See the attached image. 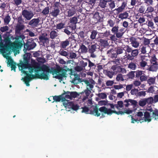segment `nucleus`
<instances>
[{
    "instance_id": "f257e3e1",
    "label": "nucleus",
    "mask_w": 158,
    "mask_h": 158,
    "mask_svg": "<svg viewBox=\"0 0 158 158\" xmlns=\"http://www.w3.org/2000/svg\"><path fill=\"white\" fill-rule=\"evenodd\" d=\"M37 68L38 69L35 70V72L37 73L34 75L35 78L46 80L49 79L48 75L50 73V70L48 67L44 64L41 66H38Z\"/></svg>"
},
{
    "instance_id": "39448f33",
    "label": "nucleus",
    "mask_w": 158,
    "mask_h": 158,
    "mask_svg": "<svg viewBox=\"0 0 158 158\" xmlns=\"http://www.w3.org/2000/svg\"><path fill=\"white\" fill-rule=\"evenodd\" d=\"M119 27L118 25H116L111 29V31L113 33L115 34L116 37L118 39H121L124 33L126 31V30L125 28L121 27L119 29Z\"/></svg>"
},
{
    "instance_id": "8fccbe9b",
    "label": "nucleus",
    "mask_w": 158,
    "mask_h": 158,
    "mask_svg": "<svg viewBox=\"0 0 158 158\" xmlns=\"http://www.w3.org/2000/svg\"><path fill=\"white\" fill-rule=\"evenodd\" d=\"M91 35L90 36V38L93 40L95 39L96 35L97 34V32L96 31L93 30L91 32Z\"/></svg>"
},
{
    "instance_id": "c03bdc74",
    "label": "nucleus",
    "mask_w": 158,
    "mask_h": 158,
    "mask_svg": "<svg viewBox=\"0 0 158 158\" xmlns=\"http://www.w3.org/2000/svg\"><path fill=\"white\" fill-rule=\"evenodd\" d=\"M145 11L146 13H151L154 11V8L150 5H148Z\"/></svg>"
},
{
    "instance_id": "9d476101",
    "label": "nucleus",
    "mask_w": 158,
    "mask_h": 158,
    "mask_svg": "<svg viewBox=\"0 0 158 158\" xmlns=\"http://www.w3.org/2000/svg\"><path fill=\"white\" fill-rule=\"evenodd\" d=\"M69 20V27L73 30L75 29L76 28V24L78 21L77 17L74 16L71 18Z\"/></svg>"
},
{
    "instance_id": "338daca9",
    "label": "nucleus",
    "mask_w": 158,
    "mask_h": 158,
    "mask_svg": "<svg viewBox=\"0 0 158 158\" xmlns=\"http://www.w3.org/2000/svg\"><path fill=\"white\" fill-rule=\"evenodd\" d=\"M139 79L141 81H146L147 80V77L143 73L139 77Z\"/></svg>"
},
{
    "instance_id": "680f3d73",
    "label": "nucleus",
    "mask_w": 158,
    "mask_h": 158,
    "mask_svg": "<svg viewBox=\"0 0 158 158\" xmlns=\"http://www.w3.org/2000/svg\"><path fill=\"white\" fill-rule=\"evenodd\" d=\"M37 67H35L34 66H31L30 65L28 69L29 70V72L30 73H33V70H35V69H38L37 68Z\"/></svg>"
},
{
    "instance_id": "7ed1b4c3",
    "label": "nucleus",
    "mask_w": 158,
    "mask_h": 158,
    "mask_svg": "<svg viewBox=\"0 0 158 158\" xmlns=\"http://www.w3.org/2000/svg\"><path fill=\"white\" fill-rule=\"evenodd\" d=\"M139 53L138 49H132L131 47L128 45L126 58L129 60H132L134 59L135 57L137 56Z\"/></svg>"
},
{
    "instance_id": "a19ab883",
    "label": "nucleus",
    "mask_w": 158,
    "mask_h": 158,
    "mask_svg": "<svg viewBox=\"0 0 158 158\" xmlns=\"http://www.w3.org/2000/svg\"><path fill=\"white\" fill-rule=\"evenodd\" d=\"M116 80L117 81H123L124 80V76L121 73H118L117 75Z\"/></svg>"
},
{
    "instance_id": "aec40b11",
    "label": "nucleus",
    "mask_w": 158,
    "mask_h": 158,
    "mask_svg": "<svg viewBox=\"0 0 158 158\" xmlns=\"http://www.w3.org/2000/svg\"><path fill=\"white\" fill-rule=\"evenodd\" d=\"M107 53L108 54L109 57L112 58L113 59L114 58L115 59L117 56V54L116 53V51L113 49H111L108 50L107 51Z\"/></svg>"
},
{
    "instance_id": "0e129e2a",
    "label": "nucleus",
    "mask_w": 158,
    "mask_h": 158,
    "mask_svg": "<svg viewBox=\"0 0 158 158\" xmlns=\"http://www.w3.org/2000/svg\"><path fill=\"white\" fill-rule=\"evenodd\" d=\"M146 46H143V45L140 46V48L142 53L145 54L146 53Z\"/></svg>"
},
{
    "instance_id": "2eb2a0df",
    "label": "nucleus",
    "mask_w": 158,
    "mask_h": 158,
    "mask_svg": "<svg viewBox=\"0 0 158 158\" xmlns=\"http://www.w3.org/2000/svg\"><path fill=\"white\" fill-rule=\"evenodd\" d=\"M53 99L54 101L52 102H54V101L56 102H60V101L62 102H64L66 100L65 97V94H63L59 96L55 95L53 96Z\"/></svg>"
},
{
    "instance_id": "f03ea898",
    "label": "nucleus",
    "mask_w": 158,
    "mask_h": 158,
    "mask_svg": "<svg viewBox=\"0 0 158 158\" xmlns=\"http://www.w3.org/2000/svg\"><path fill=\"white\" fill-rule=\"evenodd\" d=\"M89 105L91 106L90 109H89L88 107L86 106L81 107L82 109V112L85 113L86 114H90L97 117L100 116V114L98 112V111L99 109H98L96 106H92V105Z\"/></svg>"
},
{
    "instance_id": "37998d69",
    "label": "nucleus",
    "mask_w": 158,
    "mask_h": 158,
    "mask_svg": "<svg viewBox=\"0 0 158 158\" xmlns=\"http://www.w3.org/2000/svg\"><path fill=\"white\" fill-rule=\"evenodd\" d=\"M123 101H118L117 102V104L115 105V107L117 109L119 108H122L123 107Z\"/></svg>"
},
{
    "instance_id": "a211bd4d",
    "label": "nucleus",
    "mask_w": 158,
    "mask_h": 158,
    "mask_svg": "<svg viewBox=\"0 0 158 158\" xmlns=\"http://www.w3.org/2000/svg\"><path fill=\"white\" fill-rule=\"evenodd\" d=\"M40 22V20L39 18H34L29 22L28 24L32 27H36L39 25Z\"/></svg>"
},
{
    "instance_id": "a878e982",
    "label": "nucleus",
    "mask_w": 158,
    "mask_h": 158,
    "mask_svg": "<svg viewBox=\"0 0 158 158\" xmlns=\"http://www.w3.org/2000/svg\"><path fill=\"white\" fill-rule=\"evenodd\" d=\"M111 69L114 72V74H116L118 72H120V71H121V68L116 65L112 66Z\"/></svg>"
},
{
    "instance_id": "bb28decb",
    "label": "nucleus",
    "mask_w": 158,
    "mask_h": 158,
    "mask_svg": "<svg viewBox=\"0 0 158 158\" xmlns=\"http://www.w3.org/2000/svg\"><path fill=\"white\" fill-rule=\"evenodd\" d=\"M88 62V67L89 68L90 70L93 71V70H95L96 67V66L95 64L89 60L88 59H85Z\"/></svg>"
},
{
    "instance_id": "f8f14e48",
    "label": "nucleus",
    "mask_w": 158,
    "mask_h": 158,
    "mask_svg": "<svg viewBox=\"0 0 158 158\" xmlns=\"http://www.w3.org/2000/svg\"><path fill=\"white\" fill-rule=\"evenodd\" d=\"M128 45H123L121 47H118L116 48V50L115 51L117 55L121 54L123 53V51L125 52V54L126 56L127 54V49Z\"/></svg>"
},
{
    "instance_id": "c9c22d12",
    "label": "nucleus",
    "mask_w": 158,
    "mask_h": 158,
    "mask_svg": "<svg viewBox=\"0 0 158 158\" xmlns=\"http://www.w3.org/2000/svg\"><path fill=\"white\" fill-rule=\"evenodd\" d=\"M23 3V0H13V3L15 6L19 7Z\"/></svg>"
},
{
    "instance_id": "dca6fc26",
    "label": "nucleus",
    "mask_w": 158,
    "mask_h": 158,
    "mask_svg": "<svg viewBox=\"0 0 158 158\" xmlns=\"http://www.w3.org/2000/svg\"><path fill=\"white\" fill-rule=\"evenodd\" d=\"M140 119L142 121L140 122L141 123L144 122H149L152 120L149 113L147 111L144 113V117L143 118H141Z\"/></svg>"
},
{
    "instance_id": "5701e85b",
    "label": "nucleus",
    "mask_w": 158,
    "mask_h": 158,
    "mask_svg": "<svg viewBox=\"0 0 158 158\" xmlns=\"http://www.w3.org/2000/svg\"><path fill=\"white\" fill-rule=\"evenodd\" d=\"M70 37L64 41H62L60 43V47L61 48L65 49L69 46L70 44Z\"/></svg>"
},
{
    "instance_id": "20e7f679",
    "label": "nucleus",
    "mask_w": 158,
    "mask_h": 158,
    "mask_svg": "<svg viewBox=\"0 0 158 158\" xmlns=\"http://www.w3.org/2000/svg\"><path fill=\"white\" fill-rule=\"evenodd\" d=\"M5 44H1V47L2 48V51L3 53L7 52L9 53L11 51V46L13 43H12L10 38L9 37H7L4 39Z\"/></svg>"
},
{
    "instance_id": "f3484780",
    "label": "nucleus",
    "mask_w": 158,
    "mask_h": 158,
    "mask_svg": "<svg viewBox=\"0 0 158 158\" xmlns=\"http://www.w3.org/2000/svg\"><path fill=\"white\" fill-rule=\"evenodd\" d=\"M129 40L132 47L136 48L139 46V43L135 38L132 36L130 37Z\"/></svg>"
},
{
    "instance_id": "4c0bfd02",
    "label": "nucleus",
    "mask_w": 158,
    "mask_h": 158,
    "mask_svg": "<svg viewBox=\"0 0 158 158\" xmlns=\"http://www.w3.org/2000/svg\"><path fill=\"white\" fill-rule=\"evenodd\" d=\"M58 33L56 31H52L50 33V38L52 39H54L58 36Z\"/></svg>"
},
{
    "instance_id": "b1692460",
    "label": "nucleus",
    "mask_w": 158,
    "mask_h": 158,
    "mask_svg": "<svg viewBox=\"0 0 158 158\" xmlns=\"http://www.w3.org/2000/svg\"><path fill=\"white\" fill-rule=\"evenodd\" d=\"M107 3L106 0H99L98 6L102 8H105L107 7Z\"/></svg>"
},
{
    "instance_id": "c756f323",
    "label": "nucleus",
    "mask_w": 158,
    "mask_h": 158,
    "mask_svg": "<svg viewBox=\"0 0 158 158\" xmlns=\"http://www.w3.org/2000/svg\"><path fill=\"white\" fill-rule=\"evenodd\" d=\"M106 75L107 76L110 78H111L113 76L114 74V72L113 71V70H106L104 72Z\"/></svg>"
},
{
    "instance_id": "9b49d317",
    "label": "nucleus",
    "mask_w": 158,
    "mask_h": 158,
    "mask_svg": "<svg viewBox=\"0 0 158 158\" xmlns=\"http://www.w3.org/2000/svg\"><path fill=\"white\" fill-rule=\"evenodd\" d=\"M24 42L23 39H22L21 41L18 40L13 43L11 46V49L12 50L15 51L17 49L20 48L23 45L22 43Z\"/></svg>"
},
{
    "instance_id": "bf43d9fd",
    "label": "nucleus",
    "mask_w": 158,
    "mask_h": 158,
    "mask_svg": "<svg viewBox=\"0 0 158 158\" xmlns=\"http://www.w3.org/2000/svg\"><path fill=\"white\" fill-rule=\"evenodd\" d=\"M135 71H131L128 73L127 76L129 78L132 79L135 77Z\"/></svg>"
},
{
    "instance_id": "2f4dec72",
    "label": "nucleus",
    "mask_w": 158,
    "mask_h": 158,
    "mask_svg": "<svg viewBox=\"0 0 158 158\" xmlns=\"http://www.w3.org/2000/svg\"><path fill=\"white\" fill-rule=\"evenodd\" d=\"M128 16V13L127 11H125L123 13L120 14L118 16V17L119 19H123L127 18Z\"/></svg>"
},
{
    "instance_id": "09e8293b",
    "label": "nucleus",
    "mask_w": 158,
    "mask_h": 158,
    "mask_svg": "<svg viewBox=\"0 0 158 158\" xmlns=\"http://www.w3.org/2000/svg\"><path fill=\"white\" fill-rule=\"evenodd\" d=\"M141 90V89H139V90L138 89L134 88L131 90V93L132 95L137 96L138 91H139V90Z\"/></svg>"
},
{
    "instance_id": "69168bd1",
    "label": "nucleus",
    "mask_w": 158,
    "mask_h": 158,
    "mask_svg": "<svg viewBox=\"0 0 158 158\" xmlns=\"http://www.w3.org/2000/svg\"><path fill=\"white\" fill-rule=\"evenodd\" d=\"M150 44V40L149 39H147L146 38H145L144 39V40L143 42V46H148V47L149 44Z\"/></svg>"
},
{
    "instance_id": "412c9836",
    "label": "nucleus",
    "mask_w": 158,
    "mask_h": 158,
    "mask_svg": "<svg viewBox=\"0 0 158 158\" xmlns=\"http://www.w3.org/2000/svg\"><path fill=\"white\" fill-rule=\"evenodd\" d=\"M60 10L59 8H53L52 11L50 12V14L52 16L56 17L60 14Z\"/></svg>"
},
{
    "instance_id": "3c124183",
    "label": "nucleus",
    "mask_w": 158,
    "mask_h": 158,
    "mask_svg": "<svg viewBox=\"0 0 158 158\" xmlns=\"http://www.w3.org/2000/svg\"><path fill=\"white\" fill-rule=\"evenodd\" d=\"M49 7L48 6L46 7L43 10L41 13L43 15H46L49 13Z\"/></svg>"
},
{
    "instance_id": "4be33fe9",
    "label": "nucleus",
    "mask_w": 158,
    "mask_h": 158,
    "mask_svg": "<svg viewBox=\"0 0 158 158\" xmlns=\"http://www.w3.org/2000/svg\"><path fill=\"white\" fill-rule=\"evenodd\" d=\"M40 42L43 44L44 45L45 44L48 45L49 44V40L48 38L45 36H41L39 37Z\"/></svg>"
},
{
    "instance_id": "864d4df0",
    "label": "nucleus",
    "mask_w": 158,
    "mask_h": 158,
    "mask_svg": "<svg viewBox=\"0 0 158 158\" xmlns=\"http://www.w3.org/2000/svg\"><path fill=\"white\" fill-rule=\"evenodd\" d=\"M59 53L61 55L65 56H68L69 54L68 52L63 49H60L59 51Z\"/></svg>"
},
{
    "instance_id": "72a5a7b5",
    "label": "nucleus",
    "mask_w": 158,
    "mask_h": 158,
    "mask_svg": "<svg viewBox=\"0 0 158 158\" xmlns=\"http://www.w3.org/2000/svg\"><path fill=\"white\" fill-rule=\"evenodd\" d=\"M76 13L75 9L73 7L68 10V16L69 17H72L73 15Z\"/></svg>"
},
{
    "instance_id": "58836bf2",
    "label": "nucleus",
    "mask_w": 158,
    "mask_h": 158,
    "mask_svg": "<svg viewBox=\"0 0 158 158\" xmlns=\"http://www.w3.org/2000/svg\"><path fill=\"white\" fill-rule=\"evenodd\" d=\"M151 114L152 115V117L154 118L155 120H156L157 117H158V110L156 109H154V111Z\"/></svg>"
},
{
    "instance_id": "774afa93",
    "label": "nucleus",
    "mask_w": 158,
    "mask_h": 158,
    "mask_svg": "<svg viewBox=\"0 0 158 158\" xmlns=\"http://www.w3.org/2000/svg\"><path fill=\"white\" fill-rule=\"evenodd\" d=\"M108 24L109 25V26L111 27H113L114 26L115 22L111 19H109L107 21Z\"/></svg>"
},
{
    "instance_id": "ea45409f",
    "label": "nucleus",
    "mask_w": 158,
    "mask_h": 158,
    "mask_svg": "<svg viewBox=\"0 0 158 158\" xmlns=\"http://www.w3.org/2000/svg\"><path fill=\"white\" fill-rule=\"evenodd\" d=\"M100 42L101 45L104 47H107L109 45L107 40L101 39Z\"/></svg>"
},
{
    "instance_id": "c85d7f7f",
    "label": "nucleus",
    "mask_w": 158,
    "mask_h": 158,
    "mask_svg": "<svg viewBox=\"0 0 158 158\" xmlns=\"http://www.w3.org/2000/svg\"><path fill=\"white\" fill-rule=\"evenodd\" d=\"M66 73L65 72H63L61 74H59L55 76L54 77L56 79H60L61 81L63 80V78L66 77Z\"/></svg>"
},
{
    "instance_id": "5fc2aeb1",
    "label": "nucleus",
    "mask_w": 158,
    "mask_h": 158,
    "mask_svg": "<svg viewBox=\"0 0 158 158\" xmlns=\"http://www.w3.org/2000/svg\"><path fill=\"white\" fill-rule=\"evenodd\" d=\"M79 65L81 66L84 69H85V67L87 65V62H85L84 61L82 60L80 61Z\"/></svg>"
},
{
    "instance_id": "603ef678",
    "label": "nucleus",
    "mask_w": 158,
    "mask_h": 158,
    "mask_svg": "<svg viewBox=\"0 0 158 158\" xmlns=\"http://www.w3.org/2000/svg\"><path fill=\"white\" fill-rule=\"evenodd\" d=\"M147 102V100H145V99L140 100L139 102V104L141 106H145Z\"/></svg>"
},
{
    "instance_id": "6ab92c4d",
    "label": "nucleus",
    "mask_w": 158,
    "mask_h": 158,
    "mask_svg": "<svg viewBox=\"0 0 158 158\" xmlns=\"http://www.w3.org/2000/svg\"><path fill=\"white\" fill-rule=\"evenodd\" d=\"M93 23L94 24L97 23L100 21L101 17L100 16L99 12H96L94 14L93 17Z\"/></svg>"
},
{
    "instance_id": "473e14b6",
    "label": "nucleus",
    "mask_w": 158,
    "mask_h": 158,
    "mask_svg": "<svg viewBox=\"0 0 158 158\" xmlns=\"http://www.w3.org/2000/svg\"><path fill=\"white\" fill-rule=\"evenodd\" d=\"M8 64L10 66H11V70H13L15 72L16 67L15 63L11 59L10 60H8Z\"/></svg>"
},
{
    "instance_id": "13d9d810",
    "label": "nucleus",
    "mask_w": 158,
    "mask_h": 158,
    "mask_svg": "<svg viewBox=\"0 0 158 158\" xmlns=\"http://www.w3.org/2000/svg\"><path fill=\"white\" fill-rule=\"evenodd\" d=\"M65 23H60L57 24L56 25V28L57 29H61L64 27Z\"/></svg>"
},
{
    "instance_id": "052dcab7",
    "label": "nucleus",
    "mask_w": 158,
    "mask_h": 158,
    "mask_svg": "<svg viewBox=\"0 0 158 158\" xmlns=\"http://www.w3.org/2000/svg\"><path fill=\"white\" fill-rule=\"evenodd\" d=\"M74 77L73 79L71 81V82L74 84H77L78 83L77 82H76V80H77L78 77V75L77 74H74Z\"/></svg>"
},
{
    "instance_id": "a18cd8bd",
    "label": "nucleus",
    "mask_w": 158,
    "mask_h": 158,
    "mask_svg": "<svg viewBox=\"0 0 158 158\" xmlns=\"http://www.w3.org/2000/svg\"><path fill=\"white\" fill-rule=\"evenodd\" d=\"M136 67V64L133 62H131L128 64V68L130 69L131 70H135Z\"/></svg>"
},
{
    "instance_id": "ddd939ff",
    "label": "nucleus",
    "mask_w": 158,
    "mask_h": 158,
    "mask_svg": "<svg viewBox=\"0 0 158 158\" xmlns=\"http://www.w3.org/2000/svg\"><path fill=\"white\" fill-rule=\"evenodd\" d=\"M64 94H65L66 98L70 99H72L73 98H75L79 95L76 92L67 91Z\"/></svg>"
},
{
    "instance_id": "e433bc0d",
    "label": "nucleus",
    "mask_w": 158,
    "mask_h": 158,
    "mask_svg": "<svg viewBox=\"0 0 158 158\" xmlns=\"http://www.w3.org/2000/svg\"><path fill=\"white\" fill-rule=\"evenodd\" d=\"M155 77H151L147 79L148 83L150 85H153L155 84Z\"/></svg>"
},
{
    "instance_id": "6e6552de",
    "label": "nucleus",
    "mask_w": 158,
    "mask_h": 158,
    "mask_svg": "<svg viewBox=\"0 0 158 158\" xmlns=\"http://www.w3.org/2000/svg\"><path fill=\"white\" fill-rule=\"evenodd\" d=\"M36 44L33 40L30 39L28 40L26 44H24L23 51L25 52L27 50H29L34 48Z\"/></svg>"
},
{
    "instance_id": "cd10ccee",
    "label": "nucleus",
    "mask_w": 158,
    "mask_h": 158,
    "mask_svg": "<svg viewBox=\"0 0 158 158\" xmlns=\"http://www.w3.org/2000/svg\"><path fill=\"white\" fill-rule=\"evenodd\" d=\"M88 52L89 53H94L97 49L96 45L94 44L89 46Z\"/></svg>"
},
{
    "instance_id": "4468645a",
    "label": "nucleus",
    "mask_w": 158,
    "mask_h": 158,
    "mask_svg": "<svg viewBox=\"0 0 158 158\" xmlns=\"http://www.w3.org/2000/svg\"><path fill=\"white\" fill-rule=\"evenodd\" d=\"M63 105L65 107L68 106L69 108H71L72 109L77 110L78 109L79 106L76 104H74L73 102H69L68 103H63Z\"/></svg>"
},
{
    "instance_id": "4d7b16f0",
    "label": "nucleus",
    "mask_w": 158,
    "mask_h": 158,
    "mask_svg": "<svg viewBox=\"0 0 158 158\" xmlns=\"http://www.w3.org/2000/svg\"><path fill=\"white\" fill-rule=\"evenodd\" d=\"M128 100L130 104L131 103V105H133L134 106H137V102L136 101L130 99H128Z\"/></svg>"
},
{
    "instance_id": "393cba45",
    "label": "nucleus",
    "mask_w": 158,
    "mask_h": 158,
    "mask_svg": "<svg viewBox=\"0 0 158 158\" xmlns=\"http://www.w3.org/2000/svg\"><path fill=\"white\" fill-rule=\"evenodd\" d=\"M93 82H94L93 80L90 81V82L87 80H85V83L87 87H88L89 89L90 90H92V89L94 88V85H92Z\"/></svg>"
},
{
    "instance_id": "7c9ffc66",
    "label": "nucleus",
    "mask_w": 158,
    "mask_h": 158,
    "mask_svg": "<svg viewBox=\"0 0 158 158\" xmlns=\"http://www.w3.org/2000/svg\"><path fill=\"white\" fill-rule=\"evenodd\" d=\"M158 60L157 59L156 55L153 54L151 57L150 62L151 64H158Z\"/></svg>"
},
{
    "instance_id": "e2e57ef3",
    "label": "nucleus",
    "mask_w": 158,
    "mask_h": 158,
    "mask_svg": "<svg viewBox=\"0 0 158 158\" xmlns=\"http://www.w3.org/2000/svg\"><path fill=\"white\" fill-rule=\"evenodd\" d=\"M10 20V18L9 15H8L6 16L4 19V23L6 24H8Z\"/></svg>"
},
{
    "instance_id": "de8ad7c7",
    "label": "nucleus",
    "mask_w": 158,
    "mask_h": 158,
    "mask_svg": "<svg viewBox=\"0 0 158 158\" xmlns=\"http://www.w3.org/2000/svg\"><path fill=\"white\" fill-rule=\"evenodd\" d=\"M139 65L140 67L143 69H144V67L147 65V63L145 61L142 60L140 62Z\"/></svg>"
},
{
    "instance_id": "1a4fd4ad",
    "label": "nucleus",
    "mask_w": 158,
    "mask_h": 158,
    "mask_svg": "<svg viewBox=\"0 0 158 158\" xmlns=\"http://www.w3.org/2000/svg\"><path fill=\"white\" fill-rule=\"evenodd\" d=\"M22 15L24 18L28 20H30L34 15L32 11L25 9L23 10V9L22 10Z\"/></svg>"
},
{
    "instance_id": "6e6d98bb",
    "label": "nucleus",
    "mask_w": 158,
    "mask_h": 158,
    "mask_svg": "<svg viewBox=\"0 0 158 158\" xmlns=\"http://www.w3.org/2000/svg\"><path fill=\"white\" fill-rule=\"evenodd\" d=\"M115 1L113 0L108 3L109 8L111 9L114 8L115 6Z\"/></svg>"
},
{
    "instance_id": "423d86ee",
    "label": "nucleus",
    "mask_w": 158,
    "mask_h": 158,
    "mask_svg": "<svg viewBox=\"0 0 158 158\" xmlns=\"http://www.w3.org/2000/svg\"><path fill=\"white\" fill-rule=\"evenodd\" d=\"M99 110L101 113H103L105 114H106L110 115L114 113L118 115L124 114L123 111H116L115 110H112L111 109H108L104 106L100 107L99 109Z\"/></svg>"
},
{
    "instance_id": "49530a36",
    "label": "nucleus",
    "mask_w": 158,
    "mask_h": 158,
    "mask_svg": "<svg viewBox=\"0 0 158 158\" xmlns=\"http://www.w3.org/2000/svg\"><path fill=\"white\" fill-rule=\"evenodd\" d=\"M135 77L137 78H139L144 73L143 71L141 70H138L136 71H135Z\"/></svg>"
},
{
    "instance_id": "f704fd0d",
    "label": "nucleus",
    "mask_w": 158,
    "mask_h": 158,
    "mask_svg": "<svg viewBox=\"0 0 158 158\" xmlns=\"http://www.w3.org/2000/svg\"><path fill=\"white\" fill-rule=\"evenodd\" d=\"M158 64H151L150 66L148 69L149 71H156L158 69Z\"/></svg>"
},
{
    "instance_id": "79ce46f5",
    "label": "nucleus",
    "mask_w": 158,
    "mask_h": 158,
    "mask_svg": "<svg viewBox=\"0 0 158 158\" xmlns=\"http://www.w3.org/2000/svg\"><path fill=\"white\" fill-rule=\"evenodd\" d=\"M81 52L82 53H85L87 52L88 48L84 44H82L80 47Z\"/></svg>"
},
{
    "instance_id": "0eeeda50",
    "label": "nucleus",
    "mask_w": 158,
    "mask_h": 158,
    "mask_svg": "<svg viewBox=\"0 0 158 158\" xmlns=\"http://www.w3.org/2000/svg\"><path fill=\"white\" fill-rule=\"evenodd\" d=\"M23 73L26 75L24 78H22L23 81L24 82L26 85L29 86H30L29 82L32 79H35L34 77V75L28 73V72L24 70L23 71Z\"/></svg>"
}]
</instances>
